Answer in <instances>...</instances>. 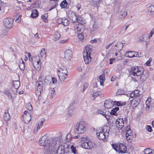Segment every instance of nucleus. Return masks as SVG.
I'll list each match as a JSON object with an SVG mask.
<instances>
[{"mask_svg": "<svg viewBox=\"0 0 154 154\" xmlns=\"http://www.w3.org/2000/svg\"><path fill=\"white\" fill-rule=\"evenodd\" d=\"M68 17H69V20L71 22L75 23L77 21V17L74 12L72 11L69 12L68 14Z\"/></svg>", "mask_w": 154, "mask_h": 154, "instance_id": "8", "label": "nucleus"}, {"mask_svg": "<svg viewBox=\"0 0 154 154\" xmlns=\"http://www.w3.org/2000/svg\"><path fill=\"white\" fill-rule=\"evenodd\" d=\"M130 101L129 103L130 104L131 106L133 108L136 107L139 104L138 102H137L136 101H135V100L133 99L132 100H130Z\"/></svg>", "mask_w": 154, "mask_h": 154, "instance_id": "22", "label": "nucleus"}, {"mask_svg": "<svg viewBox=\"0 0 154 154\" xmlns=\"http://www.w3.org/2000/svg\"><path fill=\"white\" fill-rule=\"evenodd\" d=\"M116 126L119 130H120L124 126V122L123 119H117L116 121Z\"/></svg>", "mask_w": 154, "mask_h": 154, "instance_id": "9", "label": "nucleus"}, {"mask_svg": "<svg viewBox=\"0 0 154 154\" xmlns=\"http://www.w3.org/2000/svg\"><path fill=\"white\" fill-rule=\"evenodd\" d=\"M144 154H154V152L150 148H146L143 151Z\"/></svg>", "mask_w": 154, "mask_h": 154, "instance_id": "28", "label": "nucleus"}, {"mask_svg": "<svg viewBox=\"0 0 154 154\" xmlns=\"http://www.w3.org/2000/svg\"><path fill=\"white\" fill-rule=\"evenodd\" d=\"M39 60L37 61H34L32 62V64L34 67L36 69H38L39 68L40 64L39 63Z\"/></svg>", "mask_w": 154, "mask_h": 154, "instance_id": "30", "label": "nucleus"}, {"mask_svg": "<svg viewBox=\"0 0 154 154\" xmlns=\"http://www.w3.org/2000/svg\"><path fill=\"white\" fill-rule=\"evenodd\" d=\"M5 6V4L4 2L0 0V11L2 10L3 9Z\"/></svg>", "mask_w": 154, "mask_h": 154, "instance_id": "37", "label": "nucleus"}, {"mask_svg": "<svg viewBox=\"0 0 154 154\" xmlns=\"http://www.w3.org/2000/svg\"><path fill=\"white\" fill-rule=\"evenodd\" d=\"M100 130V131L98 130L97 133V135L99 139L100 140H103L108 137V136H106L105 134L102 132L101 130Z\"/></svg>", "mask_w": 154, "mask_h": 154, "instance_id": "11", "label": "nucleus"}, {"mask_svg": "<svg viewBox=\"0 0 154 154\" xmlns=\"http://www.w3.org/2000/svg\"><path fill=\"white\" fill-rule=\"evenodd\" d=\"M79 34V35H78V37H79V39H80V40H83L84 38L83 35L81 33Z\"/></svg>", "mask_w": 154, "mask_h": 154, "instance_id": "59", "label": "nucleus"}, {"mask_svg": "<svg viewBox=\"0 0 154 154\" xmlns=\"http://www.w3.org/2000/svg\"><path fill=\"white\" fill-rule=\"evenodd\" d=\"M63 19L60 18V19H58L57 20V22L59 24H62L63 25Z\"/></svg>", "mask_w": 154, "mask_h": 154, "instance_id": "57", "label": "nucleus"}, {"mask_svg": "<svg viewBox=\"0 0 154 154\" xmlns=\"http://www.w3.org/2000/svg\"><path fill=\"white\" fill-rule=\"evenodd\" d=\"M36 85L37 87V88L42 89L43 84L42 81H38L36 83Z\"/></svg>", "mask_w": 154, "mask_h": 154, "instance_id": "31", "label": "nucleus"}, {"mask_svg": "<svg viewBox=\"0 0 154 154\" xmlns=\"http://www.w3.org/2000/svg\"><path fill=\"white\" fill-rule=\"evenodd\" d=\"M101 131L105 134L106 136H109V132L110 131V127L108 126H104L103 128L100 129Z\"/></svg>", "mask_w": 154, "mask_h": 154, "instance_id": "14", "label": "nucleus"}, {"mask_svg": "<svg viewBox=\"0 0 154 154\" xmlns=\"http://www.w3.org/2000/svg\"><path fill=\"white\" fill-rule=\"evenodd\" d=\"M77 20L78 23H79V24L84 25L86 23V21L84 18L81 16H78Z\"/></svg>", "mask_w": 154, "mask_h": 154, "instance_id": "18", "label": "nucleus"}, {"mask_svg": "<svg viewBox=\"0 0 154 154\" xmlns=\"http://www.w3.org/2000/svg\"><path fill=\"white\" fill-rule=\"evenodd\" d=\"M97 80L99 81L101 85H104L103 82L105 80V75L102 74L100 75L97 79Z\"/></svg>", "mask_w": 154, "mask_h": 154, "instance_id": "16", "label": "nucleus"}, {"mask_svg": "<svg viewBox=\"0 0 154 154\" xmlns=\"http://www.w3.org/2000/svg\"><path fill=\"white\" fill-rule=\"evenodd\" d=\"M47 17V14H45V15H42L41 17L43 20H44L45 21V20H46Z\"/></svg>", "mask_w": 154, "mask_h": 154, "instance_id": "62", "label": "nucleus"}, {"mask_svg": "<svg viewBox=\"0 0 154 154\" xmlns=\"http://www.w3.org/2000/svg\"><path fill=\"white\" fill-rule=\"evenodd\" d=\"M97 113L101 114L103 115V116L104 115V113H104L103 111L100 109H99L97 110Z\"/></svg>", "mask_w": 154, "mask_h": 154, "instance_id": "55", "label": "nucleus"}, {"mask_svg": "<svg viewBox=\"0 0 154 154\" xmlns=\"http://www.w3.org/2000/svg\"><path fill=\"white\" fill-rule=\"evenodd\" d=\"M127 14V13L126 11L123 12L121 14V16L123 18H124Z\"/></svg>", "mask_w": 154, "mask_h": 154, "instance_id": "63", "label": "nucleus"}, {"mask_svg": "<svg viewBox=\"0 0 154 154\" xmlns=\"http://www.w3.org/2000/svg\"><path fill=\"white\" fill-rule=\"evenodd\" d=\"M60 35L58 32H56L54 35V38L55 40L58 39L60 37Z\"/></svg>", "mask_w": 154, "mask_h": 154, "instance_id": "35", "label": "nucleus"}, {"mask_svg": "<svg viewBox=\"0 0 154 154\" xmlns=\"http://www.w3.org/2000/svg\"><path fill=\"white\" fill-rule=\"evenodd\" d=\"M42 89L36 88L35 90L36 95L38 96V98H39L41 94V91H42Z\"/></svg>", "mask_w": 154, "mask_h": 154, "instance_id": "32", "label": "nucleus"}, {"mask_svg": "<svg viewBox=\"0 0 154 154\" xmlns=\"http://www.w3.org/2000/svg\"><path fill=\"white\" fill-rule=\"evenodd\" d=\"M147 37L146 35V34H144L143 35L141 36L140 37L139 40L140 41H144L145 42H146V41L145 40H143V39L144 38V37Z\"/></svg>", "mask_w": 154, "mask_h": 154, "instance_id": "52", "label": "nucleus"}, {"mask_svg": "<svg viewBox=\"0 0 154 154\" xmlns=\"http://www.w3.org/2000/svg\"><path fill=\"white\" fill-rule=\"evenodd\" d=\"M60 7L63 8H68L69 7V4L66 0L63 1L60 4Z\"/></svg>", "mask_w": 154, "mask_h": 154, "instance_id": "21", "label": "nucleus"}, {"mask_svg": "<svg viewBox=\"0 0 154 154\" xmlns=\"http://www.w3.org/2000/svg\"><path fill=\"white\" fill-rule=\"evenodd\" d=\"M20 82L18 81H14L13 82L14 87L16 89H18L20 86Z\"/></svg>", "mask_w": 154, "mask_h": 154, "instance_id": "27", "label": "nucleus"}, {"mask_svg": "<svg viewBox=\"0 0 154 154\" xmlns=\"http://www.w3.org/2000/svg\"><path fill=\"white\" fill-rule=\"evenodd\" d=\"M38 143L41 146H44L47 150H52L54 149V145L51 143L46 136H43L39 141Z\"/></svg>", "mask_w": 154, "mask_h": 154, "instance_id": "2", "label": "nucleus"}, {"mask_svg": "<svg viewBox=\"0 0 154 154\" xmlns=\"http://www.w3.org/2000/svg\"><path fill=\"white\" fill-rule=\"evenodd\" d=\"M143 68L140 66L133 67L131 68V74L134 76H139L143 73Z\"/></svg>", "mask_w": 154, "mask_h": 154, "instance_id": "6", "label": "nucleus"}, {"mask_svg": "<svg viewBox=\"0 0 154 154\" xmlns=\"http://www.w3.org/2000/svg\"><path fill=\"white\" fill-rule=\"evenodd\" d=\"M28 113H29L28 112V111H25L24 113V114L23 116V119H26V117H27L28 116Z\"/></svg>", "mask_w": 154, "mask_h": 154, "instance_id": "54", "label": "nucleus"}, {"mask_svg": "<svg viewBox=\"0 0 154 154\" xmlns=\"http://www.w3.org/2000/svg\"><path fill=\"white\" fill-rule=\"evenodd\" d=\"M58 76L61 81H63L66 79L68 75V71L66 68L62 66L58 70Z\"/></svg>", "mask_w": 154, "mask_h": 154, "instance_id": "4", "label": "nucleus"}, {"mask_svg": "<svg viewBox=\"0 0 154 154\" xmlns=\"http://www.w3.org/2000/svg\"><path fill=\"white\" fill-rule=\"evenodd\" d=\"M98 28L97 23L95 22L93 25L92 29L91 30V31H94L95 30L97 29Z\"/></svg>", "mask_w": 154, "mask_h": 154, "instance_id": "34", "label": "nucleus"}, {"mask_svg": "<svg viewBox=\"0 0 154 154\" xmlns=\"http://www.w3.org/2000/svg\"><path fill=\"white\" fill-rule=\"evenodd\" d=\"M44 122V121H41V122H39L38 123L37 126V129H39L41 128L43 125Z\"/></svg>", "mask_w": 154, "mask_h": 154, "instance_id": "44", "label": "nucleus"}, {"mask_svg": "<svg viewBox=\"0 0 154 154\" xmlns=\"http://www.w3.org/2000/svg\"><path fill=\"white\" fill-rule=\"evenodd\" d=\"M40 55L42 58H45L46 56V53L45 49L43 48L41 52Z\"/></svg>", "mask_w": 154, "mask_h": 154, "instance_id": "33", "label": "nucleus"}, {"mask_svg": "<svg viewBox=\"0 0 154 154\" xmlns=\"http://www.w3.org/2000/svg\"><path fill=\"white\" fill-rule=\"evenodd\" d=\"M4 94L5 95H7L8 97H11V93L8 90H5L4 92Z\"/></svg>", "mask_w": 154, "mask_h": 154, "instance_id": "47", "label": "nucleus"}, {"mask_svg": "<svg viewBox=\"0 0 154 154\" xmlns=\"http://www.w3.org/2000/svg\"><path fill=\"white\" fill-rule=\"evenodd\" d=\"M4 119L5 121H7L10 118V116L9 113H7L6 114H4L3 115Z\"/></svg>", "mask_w": 154, "mask_h": 154, "instance_id": "43", "label": "nucleus"}, {"mask_svg": "<svg viewBox=\"0 0 154 154\" xmlns=\"http://www.w3.org/2000/svg\"><path fill=\"white\" fill-rule=\"evenodd\" d=\"M102 94V93L100 91L98 92H93V94H92V97H97L98 96H100Z\"/></svg>", "mask_w": 154, "mask_h": 154, "instance_id": "38", "label": "nucleus"}, {"mask_svg": "<svg viewBox=\"0 0 154 154\" xmlns=\"http://www.w3.org/2000/svg\"><path fill=\"white\" fill-rule=\"evenodd\" d=\"M3 22L4 26L7 28H10L13 25V20L12 19L10 18H4Z\"/></svg>", "mask_w": 154, "mask_h": 154, "instance_id": "7", "label": "nucleus"}, {"mask_svg": "<svg viewBox=\"0 0 154 154\" xmlns=\"http://www.w3.org/2000/svg\"><path fill=\"white\" fill-rule=\"evenodd\" d=\"M52 83L54 84H56L57 83V80L56 78L52 77Z\"/></svg>", "mask_w": 154, "mask_h": 154, "instance_id": "61", "label": "nucleus"}, {"mask_svg": "<svg viewBox=\"0 0 154 154\" xmlns=\"http://www.w3.org/2000/svg\"><path fill=\"white\" fill-rule=\"evenodd\" d=\"M19 66L20 69L23 70L25 68V64L24 62L22 60V62L19 65Z\"/></svg>", "mask_w": 154, "mask_h": 154, "instance_id": "41", "label": "nucleus"}, {"mask_svg": "<svg viewBox=\"0 0 154 154\" xmlns=\"http://www.w3.org/2000/svg\"><path fill=\"white\" fill-rule=\"evenodd\" d=\"M71 138V134H68L67 135L65 140L66 141V142H69L70 141Z\"/></svg>", "mask_w": 154, "mask_h": 154, "instance_id": "45", "label": "nucleus"}, {"mask_svg": "<svg viewBox=\"0 0 154 154\" xmlns=\"http://www.w3.org/2000/svg\"><path fill=\"white\" fill-rule=\"evenodd\" d=\"M71 148L72 153L74 154H75L77 150L75 147L73 145H72L71 146Z\"/></svg>", "mask_w": 154, "mask_h": 154, "instance_id": "49", "label": "nucleus"}, {"mask_svg": "<svg viewBox=\"0 0 154 154\" xmlns=\"http://www.w3.org/2000/svg\"><path fill=\"white\" fill-rule=\"evenodd\" d=\"M119 109L118 107H115L112 109L110 113L111 115H117L116 112L119 110Z\"/></svg>", "mask_w": 154, "mask_h": 154, "instance_id": "29", "label": "nucleus"}, {"mask_svg": "<svg viewBox=\"0 0 154 154\" xmlns=\"http://www.w3.org/2000/svg\"><path fill=\"white\" fill-rule=\"evenodd\" d=\"M72 56V52L70 50H66L65 52V58L67 60H70Z\"/></svg>", "mask_w": 154, "mask_h": 154, "instance_id": "10", "label": "nucleus"}, {"mask_svg": "<svg viewBox=\"0 0 154 154\" xmlns=\"http://www.w3.org/2000/svg\"><path fill=\"white\" fill-rule=\"evenodd\" d=\"M80 138L81 139L82 141H85L87 140L88 137L87 136H85L84 137H81Z\"/></svg>", "mask_w": 154, "mask_h": 154, "instance_id": "56", "label": "nucleus"}, {"mask_svg": "<svg viewBox=\"0 0 154 154\" xmlns=\"http://www.w3.org/2000/svg\"><path fill=\"white\" fill-rule=\"evenodd\" d=\"M64 147L60 145L59 146L57 150V154H64Z\"/></svg>", "mask_w": 154, "mask_h": 154, "instance_id": "17", "label": "nucleus"}, {"mask_svg": "<svg viewBox=\"0 0 154 154\" xmlns=\"http://www.w3.org/2000/svg\"><path fill=\"white\" fill-rule=\"evenodd\" d=\"M88 86V83L86 82H85L83 85V89L82 90V92L83 93L85 90L87 88Z\"/></svg>", "mask_w": 154, "mask_h": 154, "instance_id": "40", "label": "nucleus"}, {"mask_svg": "<svg viewBox=\"0 0 154 154\" xmlns=\"http://www.w3.org/2000/svg\"><path fill=\"white\" fill-rule=\"evenodd\" d=\"M87 144L88 146V147L87 148L88 149L91 148L93 146V144L90 141L87 142Z\"/></svg>", "mask_w": 154, "mask_h": 154, "instance_id": "46", "label": "nucleus"}, {"mask_svg": "<svg viewBox=\"0 0 154 154\" xmlns=\"http://www.w3.org/2000/svg\"><path fill=\"white\" fill-rule=\"evenodd\" d=\"M78 134L84 133L86 131V124L83 122H81L76 124L75 127Z\"/></svg>", "mask_w": 154, "mask_h": 154, "instance_id": "5", "label": "nucleus"}, {"mask_svg": "<svg viewBox=\"0 0 154 154\" xmlns=\"http://www.w3.org/2000/svg\"><path fill=\"white\" fill-rule=\"evenodd\" d=\"M104 106L107 109L110 108L113 104V101L111 99L106 100L104 103Z\"/></svg>", "mask_w": 154, "mask_h": 154, "instance_id": "13", "label": "nucleus"}, {"mask_svg": "<svg viewBox=\"0 0 154 154\" xmlns=\"http://www.w3.org/2000/svg\"><path fill=\"white\" fill-rule=\"evenodd\" d=\"M104 117H105L106 119L107 120V122H108V123H109V119L110 118V116H109L107 115H106L105 113H104Z\"/></svg>", "mask_w": 154, "mask_h": 154, "instance_id": "58", "label": "nucleus"}, {"mask_svg": "<svg viewBox=\"0 0 154 154\" xmlns=\"http://www.w3.org/2000/svg\"><path fill=\"white\" fill-rule=\"evenodd\" d=\"M74 102H73L69 106V107L68 108V117H70L73 114V110L71 107H72L73 105L74 104Z\"/></svg>", "mask_w": 154, "mask_h": 154, "instance_id": "19", "label": "nucleus"}, {"mask_svg": "<svg viewBox=\"0 0 154 154\" xmlns=\"http://www.w3.org/2000/svg\"><path fill=\"white\" fill-rule=\"evenodd\" d=\"M31 115L30 114V113H28V116L27 117H26V119H25V120L27 121V122H29L31 120Z\"/></svg>", "mask_w": 154, "mask_h": 154, "instance_id": "51", "label": "nucleus"}, {"mask_svg": "<svg viewBox=\"0 0 154 154\" xmlns=\"http://www.w3.org/2000/svg\"><path fill=\"white\" fill-rule=\"evenodd\" d=\"M134 51H129L126 53V56L129 58L134 57Z\"/></svg>", "mask_w": 154, "mask_h": 154, "instance_id": "24", "label": "nucleus"}, {"mask_svg": "<svg viewBox=\"0 0 154 154\" xmlns=\"http://www.w3.org/2000/svg\"><path fill=\"white\" fill-rule=\"evenodd\" d=\"M134 57H141V54L140 53H139L136 52L134 51Z\"/></svg>", "mask_w": 154, "mask_h": 154, "instance_id": "60", "label": "nucleus"}, {"mask_svg": "<svg viewBox=\"0 0 154 154\" xmlns=\"http://www.w3.org/2000/svg\"><path fill=\"white\" fill-rule=\"evenodd\" d=\"M133 100H135V101H136L137 102H138V103H139L141 100L140 96L136 97H134Z\"/></svg>", "mask_w": 154, "mask_h": 154, "instance_id": "48", "label": "nucleus"}, {"mask_svg": "<svg viewBox=\"0 0 154 154\" xmlns=\"http://www.w3.org/2000/svg\"><path fill=\"white\" fill-rule=\"evenodd\" d=\"M93 51L92 46L91 45H87L85 48V49L83 53L84 60L86 64L91 62V55Z\"/></svg>", "mask_w": 154, "mask_h": 154, "instance_id": "1", "label": "nucleus"}, {"mask_svg": "<svg viewBox=\"0 0 154 154\" xmlns=\"http://www.w3.org/2000/svg\"><path fill=\"white\" fill-rule=\"evenodd\" d=\"M81 147L84 149H88L87 148L88 147L87 145V142H83L81 143Z\"/></svg>", "mask_w": 154, "mask_h": 154, "instance_id": "42", "label": "nucleus"}, {"mask_svg": "<svg viewBox=\"0 0 154 154\" xmlns=\"http://www.w3.org/2000/svg\"><path fill=\"white\" fill-rule=\"evenodd\" d=\"M115 46L118 48L117 50L119 52L122 49L123 47V44L122 43L119 42L117 44L115 45Z\"/></svg>", "mask_w": 154, "mask_h": 154, "instance_id": "26", "label": "nucleus"}, {"mask_svg": "<svg viewBox=\"0 0 154 154\" xmlns=\"http://www.w3.org/2000/svg\"><path fill=\"white\" fill-rule=\"evenodd\" d=\"M154 33V28L152 29L150 31L149 35H148L147 34H146V35L147 36V38L148 39H149L151 37Z\"/></svg>", "mask_w": 154, "mask_h": 154, "instance_id": "36", "label": "nucleus"}, {"mask_svg": "<svg viewBox=\"0 0 154 154\" xmlns=\"http://www.w3.org/2000/svg\"><path fill=\"white\" fill-rule=\"evenodd\" d=\"M85 29L84 25L79 24L76 26L75 29V31H77L79 34L81 33Z\"/></svg>", "mask_w": 154, "mask_h": 154, "instance_id": "12", "label": "nucleus"}, {"mask_svg": "<svg viewBox=\"0 0 154 154\" xmlns=\"http://www.w3.org/2000/svg\"><path fill=\"white\" fill-rule=\"evenodd\" d=\"M146 129L149 132H151L152 131L151 127L149 125H147L146 127Z\"/></svg>", "mask_w": 154, "mask_h": 154, "instance_id": "53", "label": "nucleus"}, {"mask_svg": "<svg viewBox=\"0 0 154 154\" xmlns=\"http://www.w3.org/2000/svg\"><path fill=\"white\" fill-rule=\"evenodd\" d=\"M38 13L37 10L34 9L32 10L31 16L32 17L35 18L37 17L38 16Z\"/></svg>", "mask_w": 154, "mask_h": 154, "instance_id": "25", "label": "nucleus"}, {"mask_svg": "<svg viewBox=\"0 0 154 154\" xmlns=\"http://www.w3.org/2000/svg\"><path fill=\"white\" fill-rule=\"evenodd\" d=\"M113 104L118 106H122V105L120 101H114L113 102Z\"/></svg>", "mask_w": 154, "mask_h": 154, "instance_id": "50", "label": "nucleus"}, {"mask_svg": "<svg viewBox=\"0 0 154 154\" xmlns=\"http://www.w3.org/2000/svg\"><path fill=\"white\" fill-rule=\"evenodd\" d=\"M92 3L95 6L98 8V5L102 3L103 1L102 0H91Z\"/></svg>", "mask_w": 154, "mask_h": 154, "instance_id": "20", "label": "nucleus"}, {"mask_svg": "<svg viewBox=\"0 0 154 154\" xmlns=\"http://www.w3.org/2000/svg\"><path fill=\"white\" fill-rule=\"evenodd\" d=\"M148 12L151 17H154V5L148 7Z\"/></svg>", "mask_w": 154, "mask_h": 154, "instance_id": "15", "label": "nucleus"}, {"mask_svg": "<svg viewBox=\"0 0 154 154\" xmlns=\"http://www.w3.org/2000/svg\"><path fill=\"white\" fill-rule=\"evenodd\" d=\"M69 23V21L66 19L63 18V25L66 26L68 25Z\"/></svg>", "mask_w": 154, "mask_h": 154, "instance_id": "39", "label": "nucleus"}, {"mask_svg": "<svg viewBox=\"0 0 154 154\" xmlns=\"http://www.w3.org/2000/svg\"><path fill=\"white\" fill-rule=\"evenodd\" d=\"M112 147L117 152L119 153H124L127 150V147L123 143H118L112 144Z\"/></svg>", "mask_w": 154, "mask_h": 154, "instance_id": "3", "label": "nucleus"}, {"mask_svg": "<svg viewBox=\"0 0 154 154\" xmlns=\"http://www.w3.org/2000/svg\"><path fill=\"white\" fill-rule=\"evenodd\" d=\"M151 101V97H148L147 99L146 100L145 104L146 105V107L145 109L146 110H148L149 109L150 102Z\"/></svg>", "mask_w": 154, "mask_h": 154, "instance_id": "23", "label": "nucleus"}, {"mask_svg": "<svg viewBox=\"0 0 154 154\" xmlns=\"http://www.w3.org/2000/svg\"><path fill=\"white\" fill-rule=\"evenodd\" d=\"M20 16H21L20 15L19 17L16 19L15 21L17 23H18L20 21V20H21Z\"/></svg>", "mask_w": 154, "mask_h": 154, "instance_id": "64", "label": "nucleus"}]
</instances>
